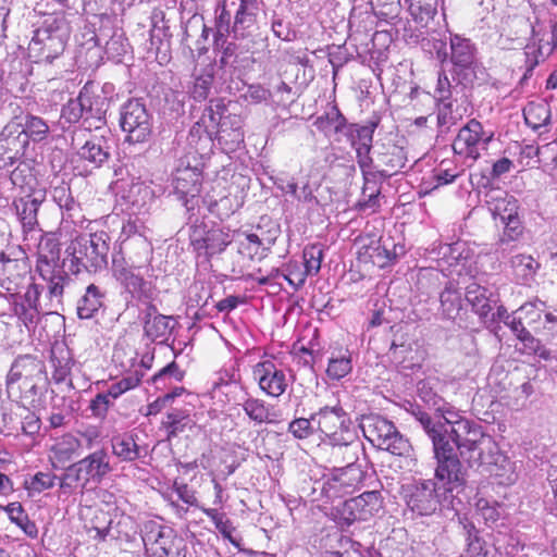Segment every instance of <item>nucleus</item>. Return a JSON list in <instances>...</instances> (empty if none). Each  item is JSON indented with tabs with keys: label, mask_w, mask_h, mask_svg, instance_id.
I'll return each mask as SVG.
<instances>
[{
	"label": "nucleus",
	"mask_w": 557,
	"mask_h": 557,
	"mask_svg": "<svg viewBox=\"0 0 557 557\" xmlns=\"http://www.w3.org/2000/svg\"><path fill=\"white\" fill-rule=\"evenodd\" d=\"M441 416L431 417L428 412L414 408L412 416L423 428L433 444L434 457L437 461L436 478L448 490L466 483L465 471L458 459L456 449L461 457L469 453L468 441L474 433H484L478 424L463 419L459 412L445 408L436 409Z\"/></svg>",
	"instance_id": "f257e3e1"
},
{
	"label": "nucleus",
	"mask_w": 557,
	"mask_h": 557,
	"mask_svg": "<svg viewBox=\"0 0 557 557\" xmlns=\"http://www.w3.org/2000/svg\"><path fill=\"white\" fill-rule=\"evenodd\" d=\"M469 453L462 458L470 467L487 473L499 485H512L518 480L516 462L504 455L495 440L485 433H474L468 441Z\"/></svg>",
	"instance_id": "f03ea898"
},
{
	"label": "nucleus",
	"mask_w": 557,
	"mask_h": 557,
	"mask_svg": "<svg viewBox=\"0 0 557 557\" xmlns=\"http://www.w3.org/2000/svg\"><path fill=\"white\" fill-rule=\"evenodd\" d=\"M211 399H215L214 405L222 411L227 405L238 406L242 404L244 411L252 421L257 423H271L274 421L270 409L263 400L246 398V393L239 384L234 367L216 373V379L211 389Z\"/></svg>",
	"instance_id": "7ed1b4c3"
},
{
	"label": "nucleus",
	"mask_w": 557,
	"mask_h": 557,
	"mask_svg": "<svg viewBox=\"0 0 557 557\" xmlns=\"http://www.w3.org/2000/svg\"><path fill=\"white\" fill-rule=\"evenodd\" d=\"M11 182L17 189L13 207L24 232H30L38 225V210L46 200V188L27 168H16L11 173Z\"/></svg>",
	"instance_id": "20e7f679"
},
{
	"label": "nucleus",
	"mask_w": 557,
	"mask_h": 557,
	"mask_svg": "<svg viewBox=\"0 0 557 557\" xmlns=\"http://www.w3.org/2000/svg\"><path fill=\"white\" fill-rule=\"evenodd\" d=\"M69 36L70 25L63 15L49 17L35 32L28 45L29 55L37 63H51L63 53Z\"/></svg>",
	"instance_id": "39448f33"
},
{
	"label": "nucleus",
	"mask_w": 557,
	"mask_h": 557,
	"mask_svg": "<svg viewBox=\"0 0 557 557\" xmlns=\"http://www.w3.org/2000/svg\"><path fill=\"white\" fill-rule=\"evenodd\" d=\"M36 270L40 277L47 283L50 308L61 302L65 282L69 280L60 260V245L52 235L41 238L38 244V258Z\"/></svg>",
	"instance_id": "423d86ee"
},
{
	"label": "nucleus",
	"mask_w": 557,
	"mask_h": 557,
	"mask_svg": "<svg viewBox=\"0 0 557 557\" xmlns=\"http://www.w3.org/2000/svg\"><path fill=\"white\" fill-rule=\"evenodd\" d=\"M72 233L73 239L65 250L72 263L95 272L103 269L108 263L109 235L103 231L88 236L78 235L76 230Z\"/></svg>",
	"instance_id": "0eeeda50"
},
{
	"label": "nucleus",
	"mask_w": 557,
	"mask_h": 557,
	"mask_svg": "<svg viewBox=\"0 0 557 557\" xmlns=\"http://www.w3.org/2000/svg\"><path fill=\"white\" fill-rule=\"evenodd\" d=\"M361 430L372 445L393 455L406 456L411 450L409 441L397 431L391 421L381 416L363 417Z\"/></svg>",
	"instance_id": "6e6552de"
},
{
	"label": "nucleus",
	"mask_w": 557,
	"mask_h": 557,
	"mask_svg": "<svg viewBox=\"0 0 557 557\" xmlns=\"http://www.w3.org/2000/svg\"><path fill=\"white\" fill-rule=\"evenodd\" d=\"M436 481L433 480H419L411 484H407L403 487V495L407 507L418 516H431L441 506V490L445 492H454L462 488L465 483L454 490H448L444 484L435 476Z\"/></svg>",
	"instance_id": "1a4fd4ad"
},
{
	"label": "nucleus",
	"mask_w": 557,
	"mask_h": 557,
	"mask_svg": "<svg viewBox=\"0 0 557 557\" xmlns=\"http://www.w3.org/2000/svg\"><path fill=\"white\" fill-rule=\"evenodd\" d=\"M312 421L332 445L346 446L355 438L350 418L341 406L321 408L312 414Z\"/></svg>",
	"instance_id": "9d476101"
},
{
	"label": "nucleus",
	"mask_w": 557,
	"mask_h": 557,
	"mask_svg": "<svg viewBox=\"0 0 557 557\" xmlns=\"http://www.w3.org/2000/svg\"><path fill=\"white\" fill-rule=\"evenodd\" d=\"M382 504L380 492H364L335 507L332 515L335 522L342 528L350 527L356 521L371 519L382 509Z\"/></svg>",
	"instance_id": "9b49d317"
},
{
	"label": "nucleus",
	"mask_w": 557,
	"mask_h": 557,
	"mask_svg": "<svg viewBox=\"0 0 557 557\" xmlns=\"http://www.w3.org/2000/svg\"><path fill=\"white\" fill-rule=\"evenodd\" d=\"M433 48L436 50L437 59L442 62L449 57L457 74L460 75L466 71L474 73L478 66V49L471 39L459 34H450L449 54L442 40H435Z\"/></svg>",
	"instance_id": "f8f14e48"
},
{
	"label": "nucleus",
	"mask_w": 557,
	"mask_h": 557,
	"mask_svg": "<svg viewBox=\"0 0 557 557\" xmlns=\"http://www.w3.org/2000/svg\"><path fill=\"white\" fill-rule=\"evenodd\" d=\"M143 542L150 557H185L182 539L169 527L148 522L143 533Z\"/></svg>",
	"instance_id": "ddd939ff"
},
{
	"label": "nucleus",
	"mask_w": 557,
	"mask_h": 557,
	"mask_svg": "<svg viewBox=\"0 0 557 557\" xmlns=\"http://www.w3.org/2000/svg\"><path fill=\"white\" fill-rule=\"evenodd\" d=\"M493 136L492 132L484 131L479 121L471 120L459 129L453 143V150L457 156L474 162L487 150Z\"/></svg>",
	"instance_id": "4468645a"
},
{
	"label": "nucleus",
	"mask_w": 557,
	"mask_h": 557,
	"mask_svg": "<svg viewBox=\"0 0 557 557\" xmlns=\"http://www.w3.org/2000/svg\"><path fill=\"white\" fill-rule=\"evenodd\" d=\"M120 125L128 143H144L151 134L150 115L138 99H131L121 108Z\"/></svg>",
	"instance_id": "2eb2a0df"
},
{
	"label": "nucleus",
	"mask_w": 557,
	"mask_h": 557,
	"mask_svg": "<svg viewBox=\"0 0 557 557\" xmlns=\"http://www.w3.org/2000/svg\"><path fill=\"white\" fill-rule=\"evenodd\" d=\"M45 380L44 363L35 357L26 355L15 359L7 376V384L11 386L18 383L20 389L36 394L38 384Z\"/></svg>",
	"instance_id": "dca6fc26"
},
{
	"label": "nucleus",
	"mask_w": 557,
	"mask_h": 557,
	"mask_svg": "<svg viewBox=\"0 0 557 557\" xmlns=\"http://www.w3.org/2000/svg\"><path fill=\"white\" fill-rule=\"evenodd\" d=\"M443 261L448 265L449 275L473 277L478 273V258L463 242H457L443 248Z\"/></svg>",
	"instance_id": "f3484780"
},
{
	"label": "nucleus",
	"mask_w": 557,
	"mask_h": 557,
	"mask_svg": "<svg viewBox=\"0 0 557 557\" xmlns=\"http://www.w3.org/2000/svg\"><path fill=\"white\" fill-rule=\"evenodd\" d=\"M253 377L258 381L260 388L272 397L284 394L288 385L284 370L270 360L255 366Z\"/></svg>",
	"instance_id": "a211bd4d"
},
{
	"label": "nucleus",
	"mask_w": 557,
	"mask_h": 557,
	"mask_svg": "<svg viewBox=\"0 0 557 557\" xmlns=\"http://www.w3.org/2000/svg\"><path fill=\"white\" fill-rule=\"evenodd\" d=\"M112 272L116 281L133 297L143 298L148 296L149 283L144 280L139 267L128 264L124 260L113 259Z\"/></svg>",
	"instance_id": "6ab92c4d"
},
{
	"label": "nucleus",
	"mask_w": 557,
	"mask_h": 557,
	"mask_svg": "<svg viewBox=\"0 0 557 557\" xmlns=\"http://www.w3.org/2000/svg\"><path fill=\"white\" fill-rule=\"evenodd\" d=\"M542 554L539 545H527L516 534H498L493 542V557H536Z\"/></svg>",
	"instance_id": "aec40b11"
},
{
	"label": "nucleus",
	"mask_w": 557,
	"mask_h": 557,
	"mask_svg": "<svg viewBox=\"0 0 557 557\" xmlns=\"http://www.w3.org/2000/svg\"><path fill=\"white\" fill-rule=\"evenodd\" d=\"M143 322L145 335L160 344L169 341L177 324L173 317L159 313L157 308L151 305L145 310Z\"/></svg>",
	"instance_id": "412c9836"
},
{
	"label": "nucleus",
	"mask_w": 557,
	"mask_h": 557,
	"mask_svg": "<svg viewBox=\"0 0 557 557\" xmlns=\"http://www.w3.org/2000/svg\"><path fill=\"white\" fill-rule=\"evenodd\" d=\"M84 480V486H87L89 482L100 483L102 479L111 472L109 456L103 450H96L79 461L73 463Z\"/></svg>",
	"instance_id": "4be33fe9"
},
{
	"label": "nucleus",
	"mask_w": 557,
	"mask_h": 557,
	"mask_svg": "<svg viewBox=\"0 0 557 557\" xmlns=\"http://www.w3.org/2000/svg\"><path fill=\"white\" fill-rule=\"evenodd\" d=\"M557 46V21L552 24L550 41L543 42L535 24L531 25V42L525 47V63L529 70L534 69L540 62L552 54Z\"/></svg>",
	"instance_id": "5701e85b"
},
{
	"label": "nucleus",
	"mask_w": 557,
	"mask_h": 557,
	"mask_svg": "<svg viewBox=\"0 0 557 557\" xmlns=\"http://www.w3.org/2000/svg\"><path fill=\"white\" fill-rule=\"evenodd\" d=\"M84 444L75 435L66 433L55 437L49 447V459L54 468L61 467L75 457H78Z\"/></svg>",
	"instance_id": "b1692460"
},
{
	"label": "nucleus",
	"mask_w": 557,
	"mask_h": 557,
	"mask_svg": "<svg viewBox=\"0 0 557 557\" xmlns=\"http://www.w3.org/2000/svg\"><path fill=\"white\" fill-rule=\"evenodd\" d=\"M484 202L495 220L499 218L503 221L518 214L517 199L500 188L487 190Z\"/></svg>",
	"instance_id": "393cba45"
},
{
	"label": "nucleus",
	"mask_w": 557,
	"mask_h": 557,
	"mask_svg": "<svg viewBox=\"0 0 557 557\" xmlns=\"http://www.w3.org/2000/svg\"><path fill=\"white\" fill-rule=\"evenodd\" d=\"M214 140L223 151H234L244 141L240 117L237 115L223 116Z\"/></svg>",
	"instance_id": "a878e982"
},
{
	"label": "nucleus",
	"mask_w": 557,
	"mask_h": 557,
	"mask_svg": "<svg viewBox=\"0 0 557 557\" xmlns=\"http://www.w3.org/2000/svg\"><path fill=\"white\" fill-rule=\"evenodd\" d=\"M20 126L21 125L16 123L8 124L1 133V137L5 138L15 133H18L20 135L25 136L24 144L27 143V139H32L33 141H41L47 138L50 129L49 125L44 119L33 114H27L25 116L22 131H18Z\"/></svg>",
	"instance_id": "bb28decb"
},
{
	"label": "nucleus",
	"mask_w": 557,
	"mask_h": 557,
	"mask_svg": "<svg viewBox=\"0 0 557 557\" xmlns=\"http://www.w3.org/2000/svg\"><path fill=\"white\" fill-rule=\"evenodd\" d=\"M362 479L361 470L354 466L349 465L345 468L337 470L332 478L327 479L324 483V490L332 495H341L348 493L350 488L357 486V484Z\"/></svg>",
	"instance_id": "cd10ccee"
},
{
	"label": "nucleus",
	"mask_w": 557,
	"mask_h": 557,
	"mask_svg": "<svg viewBox=\"0 0 557 557\" xmlns=\"http://www.w3.org/2000/svg\"><path fill=\"white\" fill-rule=\"evenodd\" d=\"M0 257V286L8 292H15L27 273L26 261L5 258L4 253Z\"/></svg>",
	"instance_id": "c85d7f7f"
},
{
	"label": "nucleus",
	"mask_w": 557,
	"mask_h": 557,
	"mask_svg": "<svg viewBox=\"0 0 557 557\" xmlns=\"http://www.w3.org/2000/svg\"><path fill=\"white\" fill-rule=\"evenodd\" d=\"M466 300L481 318H486L497 302L493 292L475 282L466 286Z\"/></svg>",
	"instance_id": "c756f323"
},
{
	"label": "nucleus",
	"mask_w": 557,
	"mask_h": 557,
	"mask_svg": "<svg viewBox=\"0 0 557 557\" xmlns=\"http://www.w3.org/2000/svg\"><path fill=\"white\" fill-rule=\"evenodd\" d=\"M40 290L38 285L29 284L22 301L14 300L13 311L25 324L34 322L40 312L39 307Z\"/></svg>",
	"instance_id": "7c9ffc66"
},
{
	"label": "nucleus",
	"mask_w": 557,
	"mask_h": 557,
	"mask_svg": "<svg viewBox=\"0 0 557 557\" xmlns=\"http://www.w3.org/2000/svg\"><path fill=\"white\" fill-rule=\"evenodd\" d=\"M112 454L122 461H135L146 454L133 434L116 435L111 441Z\"/></svg>",
	"instance_id": "2f4dec72"
},
{
	"label": "nucleus",
	"mask_w": 557,
	"mask_h": 557,
	"mask_svg": "<svg viewBox=\"0 0 557 557\" xmlns=\"http://www.w3.org/2000/svg\"><path fill=\"white\" fill-rule=\"evenodd\" d=\"M510 265L515 278L523 285H530L540 269V263L531 255L525 253L513 256Z\"/></svg>",
	"instance_id": "473e14b6"
},
{
	"label": "nucleus",
	"mask_w": 557,
	"mask_h": 557,
	"mask_svg": "<svg viewBox=\"0 0 557 557\" xmlns=\"http://www.w3.org/2000/svg\"><path fill=\"white\" fill-rule=\"evenodd\" d=\"M78 156L91 163L95 168L100 166L109 158V147L103 136H94L86 140L78 150Z\"/></svg>",
	"instance_id": "72a5a7b5"
},
{
	"label": "nucleus",
	"mask_w": 557,
	"mask_h": 557,
	"mask_svg": "<svg viewBox=\"0 0 557 557\" xmlns=\"http://www.w3.org/2000/svg\"><path fill=\"white\" fill-rule=\"evenodd\" d=\"M207 48L199 49L195 66V81L191 88V96L195 100H207L209 95V74L206 72Z\"/></svg>",
	"instance_id": "f704fd0d"
},
{
	"label": "nucleus",
	"mask_w": 557,
	"mask_h": 557,
	"mask_svg": "<svg viewBox=\"0 0 557 557\" xmlns=\"http://www.w3.org/2000/svg\"><path fill=\"white\" fill-rule=\"evenodd\" d=\"M104 292L97 285L90 284L86 288L85 295L78 301L77 314L81 319H90L102 307Z\"/></svg>",
	"instance_id": "c9c22d12"
},
{
	"label": "nucleus",
	"mask_w": 557,
	"mask_h": 557,
	"mask_svg": "<svg viewBox=\"0 0 557 557\" xmlns=\"http://www.w3.org/2000/svg\"><path fill=\"white\" fill-rule=\"evenodd\" d=\"M363 251L360 252L363 260L371 262L379 268H385L397 256V252H392L386 243L372 242L368 246L362 247Z\"/></svg>",
	"instance_id": "e433bc0d"
},
{
	"label": "nucleus",
	"mask_w": 557,
	"mask_h": 557,
	"mask_svg": "<svg viewBox=\"0 0 557 557\" xmlns=\"http://www.w3.org/2000/svg\"><path fill=\"white\" fill-rule=\"evenodd\" d=\"M91 109L90 98L81 92L76 98L70 99L62 108L61 120L69 124L77 123Z\"/></svg>",
	"instance_id": "4c0bfd02"
},
{
	"label": "nucleus",
	"mask_w": 557,
	"mask_h": 557,
	"mask_svg": "<svg viewBox=\"0 0 557 557\" xmlns=\"http://www.w3.org/2000/svg\"><path fill=\"white\" fill-rule=\"evenodd\" d=\"M352 370L351 354L348 349L333 351L326 368V375L331 380L338 381Z\"/></svg>",
	"instance_id": "58836bf2"
},
{
	"label": "nucleus",
	"mask_w": 557,
	"mask_h": 557,
	"mask_svg": "<svg viewBox=\"0 0 557 557\" xmlns=\"http://www.w3.org/2000/svg\"><path fill=\"white\" fill-rule=\"evenodd\" d=\"M59 206L64 209L60 225V233H65L70 236H73L71 230L72 225H79L83 227L85 222L83 215L81 214L79 206L70 196L65 197L64 202H62V199L60 198Z\"/></svg>",
	"instance_id": "ea45409f"
},
{
	"label": "nucleus",
	"mask_w": 557,
	"mask_h": 557,
	"mask_svg": "<svg viewBox=\"0 0 557 557\" xmlns=\"http://www.w3.org/2000/svg\"><path fill=\"white\" fill-rule=\"evenodd\" d=\"M137 357L138 352L132 345L119 342L114 347L112 359L126 374H131L137 367Z\"/></svg>",
	"instance_id": "a19ab883"
},
{
	"label": "nucleus",
	"mask_w": 557,
	"mask_h": 557,
	"mask_svg": "<svg viewBox=\"0 0 557 557\" xmlns=\"http://www.w3.org/2000/svg\"><path fill=\"white\" fill-rule=\"evenodd\" d=\"M314 125L326 136H332L346 128V120L337 108H332L324 115L319 116Z\"/></svg>",
	"instance_id": "79ce46f5"
},
{
	"label": "nucleus",
	"mask_w": 557,
	"mask_h": 557,
	"mask_svg": "<svg viewBox=\"0 0 557 557\" xmlns=\"http://www.w3.org/2000/svg\"><path fill=\"white\" fill-rule=\"evenodd\" d=\"M208 300L209 290L205 287L203 283L195 282L188 289V310L196 309L193 313L195 319H200L207 314L206 305Z\"/></svg>",
	"instance_id": "37998d69"
},
{
	"label": "nucleus",
	"mask_w": 557,
	"mask_h": 557,
	"mask_svg": "<svg viewBox=\"0 0 557 557\" xmlns=\"http://www.w3.org/2000/svg\"><path fill=\"white\" fill-rule=\"evenodd\" d=\"M525 123L533 129L546 126L550 120V110L547 103L530 102L523 110Z\"/></svg>",
	"instance_id": "c03bdc74"
},
{
	"label": "nucleus",
	"mask_w": 557,
	"mask_h": 557,
	"mask_svg": "<svg viewBox=\"0 0 557 557\" xmlns=\"http://www.w3.org/2000/svg\"><path fill=\"white\" fill-rule=\"evenodd\" d=\"M173 185L177 193L194 196L198 191V174L190 168L177 170L173 176Z\"/></svg>",
	"instance_id": "a18cd8bd"
},
{
	"label": "nucleus",
	"mask_w": 557,
	"mask_h": 557,
	"mask_svg": "<svg viewBox=\"0 0 557 557\" xmlns=\"http://www.w3.org/2000/svg\"><path fill=\"white\" fill-rule=\"evenodd\" d=\"M440 300L443 313L449 319L455 318L461 309V295L453 283H449L445 287L441 294Z\"/></svg>",
	"instance_id": "49530a36"
},
{
	"label": "nucleus",
	"mask_w": 557,
	"mask_h": 557,
	"mask_svg": "<svg viewBox=\"0 0 557 557\" xmlns=\"http://www.w3.org/2000/svg\"><path fill=\"white\" fill-rule=\"evenodd\" d=\"M129 44L121 30H115L106 44V53L109 59L121 62L122 58L128 53Z\"/></svg>",
	"instance_id": "de8ad7c7"
},
{
	"label": "nucleus",
	"mask_w": 557,
	"mask_h": 557,
	"mask_svg": "<svg viewBox=\"0 0 557 557\" xmlns=\"http://www.w3.org/2000/svg\"><path fill=\"white\" fill-rule=\"evenodd\" d=\"M463 169L457 165L453 160H443L434 170V180L436 187L453 183L461 175Z\"/></svg>",
	"instance_id": "09e8293b"
},
{
	"label": "nucleus",
	"mask_w": 557,
	"mask_h": 557,
	"mask_svg": "<svg viewBox=\"0 0 557 557\" xmlns=\"http://www.w3.org/2000/svg\"><path fill=\"white\" fill-rule=\"evenodd\" d=\"M125 197L139 211L152 199V190L145 183L136 182L131 185Z\"/></svg>",
	"instance_id": "8fccbe9b"
},
{
	"label": "nucleus",
	"mask_w": 557,
	"mask_h": 557,
	"mask_svg": "<svg viewBox=\"0 0 557 557\" xmlns=\"http://www.w3.org/2000/svg\"><path fill=\"white\" fill-rule=\"evenodd\" d=\"M408 2V10L412 18L421 24L426 25L435 14V8L432 3H426L422 0H406Z\"/></svg>",
	"instance_id": "3c124183"
},
{
	"label": "nucleus",
	"mask_w": 557,
	"mask_h": 557,
	"mask_svg": "<svg viewBox=\"0 0 557 557\" xmlns=\"http://www.w3.org/2000/svg\"><path fill=\"white\" fill-rule=\"evenodd\" d=\"M141 382V372L131 373L123 376L120 381L112 383L108 388V395L112 400L119 398L124 393L134 389Z\"/></svg>",
	"instance_id": "603ef678"
},
{
	"label": "nucleus",
	"mask_w": 557,
	"mask_h": 557,
	"mask_svg": "<svg viewBox=\"0 0 557 557\" xmlns=\"http://www.w3.org/2000/svg\"><path fill=\"white\" fill-rule=\"evenodd\" d=\"M205 230L200 227H196L191 235V244L194 246L195 251L197 252V265H205L209 262V245L208 239L203 237Z\"/></svg>",
	"instance_id": "864d4df0"
},
{
	"label": "nucleus",
	"mask_w": 557,
	"mask_h": 557,
	"mask_svg": "<svg viewBox=\"0 0 557 557\" xmlns=\"http://www.w3.org/2000/svg\"><path fill=\"white\" fill-rule=\"evenodd\" d=\"M263 245L258 235L256 234H244L239 240V252L249 258H262L263 257Z\"/></svg>",
	"instance_id": "5fc2aeb1"
},
{
	"label": "nucleus",
	"mask_w": 557,
	"mask_h": 557,
	"mask_svg": "<svg viewBox=\"0 0 557 557\" xmlns=\"http://www.w3.org/2000/svg\"><path fill=\"white\" fill-rule=\"evenodd\" d=\"M435 382L433 380H424L418 383V395L420 399L430 407L441 409L443 403L442 397L434 389Z\"/></svg>",
	"instance_id": "6e6d98bb"
},
{
	"label": "nucleus",
	"mask_w": 557,
	"mask_h": 557,
	"mask_svg": "<svg viewBox=\"0 0 557 557\" xmlns=\"http://www.w3.org/2000/svg\"><path fill=\"white\" fill-rule=\"evenodd\" d=\"M78 487L83 491L87 486H84V480L76 468L71 465L60 479V490L64 494H72Z\"/></svg>",
	"instance_id": "4d7b16f0"
},
{
	"label": "nucleus",
	"mask_w": 557,
	"mask_h": 557,
	"mask_svg": "<svg viewBox=\"0 0 557 557\" xmlns=\"http://www.w3.org/2000/svg\"><path fill=\"white\" fill-rule=\"evenodd\" d=\"M211 520L225 540H228L236 547L239 546L240 539L237 537L235 528L224 515L213 513L211 510Z\"/></svg>",
	"instance_id": "13d9d810"
},
{
	"label": "nucleus",
	"mask_w": 557,
	"mask_h": 557,
	"mask_svg": "<svg viewBox=\"0 0 557 557\" xmlns=\"http://www.w3.org/2000/svg\"><path fill=\"white\" fill-rule=\"evenodd\" d=\"M323 253L319 246H310L304 250V261L307 275H315L320 271Z\"/></svg>",
	"instance_id": "bf43d9fd"
},
{
	"label": "nucleus",
	"mask_w": 557,
	"mask_h": 557,
	"mask_svg": "<svg viewBox=\"0 0 557 557\" xmlns=\"http://www.w3.org/2000/svg\"><path fill=\"white\" fill-rule=\"evenodd\" d=\"M57 476L51 472H38L29 481H25V486L30 493H41L54 485Z\"/></svg>",
	"instance_id": "052dcab7"
},
{
	"label": "nucleus",
	"mask_w": 557,
	"mask_h": 557,
	"mask_svg": "<svg viewBox=\"0 0 557 557\" xmlns=\"http://www.w3.org/2000/svg\"><path fill=\"white\" fill-rule=\"evenodd\" d=\"M543 312H545V304L536 299L522 305L516 311V314L523 315L528 324H534L541 319Z\"/></svg>",
	"instance_id": "680f3d73"
},
{
	"label": "nucleus",
	"mask_w": 557,
	"mask_h": 557,
	"mask_svg": "<svg viewBox=\"0 0 557 557\" xmlns=\"http://www.w3.org/2000/svg\"><path fill=\"white\" fill-rule=\"evenodd\" d=\"M374 128L372 126H350L349 135L351 137V145L357 147L372 146Z\"/></svg>",
	"instance_id": "e2e57ef3"
},
{
	"label": "nucleus",
	"mask_w": 557,
	"mask_h": 557,
	"mask_svg": "<svg viewBox=\"0 0 557 557\" xmlns=\"http://www.w3.org/2000/svg\"><path fill=\"white\" fill-rule=\"evenodd\" d=\"M475 512L486 523H493L498 520L500 516L499 508L487 499L479 498L475 503Z\"/></svg>",
	"instance_id": "0e129e2a"
},
{
	"label": "nucleus",
	"mask_w": 557,
	"mask_h": 557,
	"mask_svg": "<svg viewBox=\"0 0 557 557\" xmlns=\"http://www.w3.org/2000/svg\"><path fill=\"white\" fill-rule=\"evenodd\" d=\"M315 423L310 419L298 418L289 423L288 431L297 438H307L315 431Z\"/></svg>",
	"instance_id": "69168bd1"
},
{
	"label": "nucleus",
	"mask_w": 557,
	"mask_h": 557,
	"mask_svg": "<svg viewBox=\"0 0 557 557\" xmlns=\"http://www.w3.org/2000/svg\"><path fill=\"white\" fill-rule=\"evenodd\" d=\"M460 116V114L453 110V102L450 100L438 101L437 122L440 126L449 128Z\"/></svg>",
	"instance_id": "338daca9"
},
{
	"label": "nucleus",
	"mask_w": 557,
	"mask_h": 557,
	"mask_svg": "<svg viewBox=\"0 0 557 557\" xmlns=\"http://www.w3.org/2000/svg\"><path fill=\"white\" fill-rule=\"evenodd\" d=\"M500 222L505 224L503 235L499 239L500 244L515 242L521 236L522 225L518 214L513 215L512 218L505 219Z\"/></svg>",
	"instance_id": "774afa93"
}]
</instances>
